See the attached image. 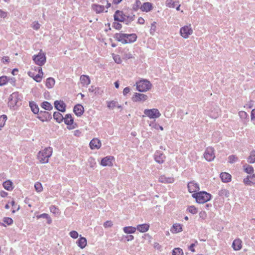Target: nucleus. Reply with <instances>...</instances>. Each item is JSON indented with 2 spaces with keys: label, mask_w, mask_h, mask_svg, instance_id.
I'll return each instance as SVG.
<instances>
[{
  "label": "nucleus",
  "mask_w": 255,
  "mask_h": 255,
  "mask_svg": "<svg viewBox=\"0 0 255 255\" xmlns=\"http://www.w3.org/2000/svg\"><path fill=\"white\" fill-rule=\"evenodd\" d=\"M193 33L192 25L189 24L182 27L180 29V34L184 39H187Z\"/></svg>",
  "instance_id": "20e7f679"
},
{
  "label": "nucleus",
  "mask_w": 255,
  "mask_h": 255,
  "mask_svg": "<svg viewBox=\"0 0 255 255\" xmlns=\"http://www.w3.org/2000/svg\"><path fill=\"white\" fill-rule=\"evenodd\" d=\"M114 24L116 29L119 30L122 28V25L120 23L115 22Z\"/></svg>",
  "instance_id": "0e129e2a"
},
{
  "label": "nucleus",
  "mask_w": 255,
  "mask_h": 255,
  "mask_svg": "<svg viewBox=\"0 0 255 255\" xmlns=\"http://www.w3.org/2000/svg\"><path fill=\"white\" fill-rule=\"evenodd\" d=\"M63 120L64 123L68 126V128L69 129H74L76 128V124H74L73 119L70 114H67Z\"/></svg>",
  "instance_id": "9d476101"
},
{
  "label": "nucleus",
  "mask_w": 255,
  "mask_h": 255,
  "mask_svg": "<svg viewBox=\"0 0 255 255\" xmlns=\"http://www.w3.org/2000/svg\"><path fill=\"white\" fill-rule=\"evenodd\" d=\"M135 5L136 6V9H137L138 8H140L141 5V2L139 0H135Z\"/></svg>",
  "instance_id": "69168bd1"
},
{
  "label": "nucleus",
  "mask_w": 255,
  "mask_h": 255,
  "mask_svg": "<svg viewBox=\"0 0 255 255\" xmlns=\"http://www.w3.org/2000/svg\"><path fill=\"white\" fill-rule=\"evenodd\" d=\"M52 148L50 147H46L44 149L39 151L37 154V158L41 163L48 162L49 158L52 154Z\"/></svg>",
  "instance_id": "f257e3e1"
},
{
  "label": "nucleus",
  "mask_w": 255,
  "mask_h": 255,
  "mask_svg": "<svg viewBox=\"0 0 255 255\" xmlns=\"http://www.w3.org/2000/svg\"><path fill=\"white\" fill-rule=\"evenodd\" d=\"M187 210L189 212L191 213L192 214H195L198 212L197 209L193 206H191L189 207L187 209Z\"/></svg>",
  "instance_id": "8fccbe9b"
},
{
  "label": "nucleus",
  "mask_w": 255,
  "mask_h": 255,
  "mask_svg": "<svg viewBox=\"0 0 255 255\" xmlns=\"http://www.w3.org/2000/svg\"><path fill=\"white\" fill-rule=\"evenodd\" d=\"M69 235L70 237L73 239H77L79 236L78 233L75 231L70 232Z\"/></svg>",
  "instance_id": "864d4df0"
},
{
  "label": "nucleus",
  "mask_w": 255,
  "mask_h": 255,
  "mask_svg": "<svg viewBox=\"0 0 255 255\" xmlns=\"http://www.w3.org/2000/svg\"><path fill=\"white\" fill-rule=\"evenodd\" d=\"M7 16V12L0 9V17L4 18Z\"/></svg>",
  "instance_id": "680f3d73"
},
{
  "label": "nucleus",
  "mask_w": 255,
  "mask_h": 255,
  "mask_svg": "<svg viewBox=\"0 0 255 255\" xmlns=\"http://www.w3.org/2000/svg\"><path fill=\"white\" fill-rule=\"evenodd\" d=\"M251 118L252 121L255 120V109L252 111Z\"/></svg>",
  "instance_id": "e2e57ef3"
},
{
  "label": "nucleus",
  "mask_w": 255,
  "mask_h": 255,
  "mask_svg": "<svg viewBox=\"0 0 255 255\" xmlns=\"http://www.w3.org/2000/svg\"><path fill=\"white\" fill-rule=\"evenodd\" d=\"M7 120V117L6 115H3L0 117V128H2Z\"/></svg>",
  "instance_id": "79ce46f5"
},
{
  "label": "nucleus",
  "mask_w": 255,
  "mask_h": 255,
  "mask_svg": "<svg viewBox=\"0 0 255 255\" xmlns=\"http://www.w3.org/2000/svg\"><path fill=\"white\" fill-rule=\"evenodd\" d=\"M80 80L81 84L84 86L86 87H87L90 84L91 82L90 77L88 76L85 75H83L81 76Z\"/></svg>",
  "instance_id": "5701e85b"
},
{
  "label": "nucleus",
  "mask_w": 255,
  "mask_h": 255,
  "mask_svg": "<svg viewBox=\"0 0 255 255\" xmlns=\"http://www.w3.org/2000/svg\"><path fill=\"white\" fill-rule=\"evenodd\" d=\"M124 232L126 234H133L136 231V228L133 227H126L123 229Z\"/></svg>",
  "instance_id": "f704fd0d"
},
{
  "label": "nucleus",
  "mask_w": 255,
  "mask_h": 255,
  "mask_svg": "<svg viewBox=\"0 0 255 255\" xmlns=\"http://www.w3.org/2000/svg\"><path fill=\"white\" fill-rule=\"evenodd\" d=\"M102 143L100 139L97 138H93L90 142L89 145L92 149H99Z\"/></svg>",
  "instance_id": "4468645a"
},
{
  "label": "nucleus",
  "mask_w": 255,
  "mask_h": 255,
  "mask_svg": "<svg viewBox=\"0 0 255 255\" xmlns=\"http://www.w3.org/2000/svg\"><path fill=\"white\" fill-rule=\"evenodd\" d=\"M3 221L4 223L7 225H10L13 223V220L11 218L8 217H5L3 219Z\"/></svg>",
  "instance_id": "603ef678"
},
{
  "label": "nucleus",
  "mask_w": 255,
  "mask_h": 255,
  "mask_svg": "<svg viewBox=\"0 0 255 255\" xmlns=\"http://www.w3.org/2000/svg\"><path fill=\"white\" fill-rule=\"evenodd\" d=\"M12 182L10 180H7L3 182V187L8 191H11L13 189Z\"/></svg>",
  "instance_id": "2f4dec72"
},
{
  "label": "nucleus",
  "mask_w": 255,
  "mask_h": 255,
  "mask_svg": "<svg viewBox=\"0 0 255 255\" xmlns=\"http://www.w3.org/2000/svg\"><path fill=\"white\" fill-rule=\"evenodd\" d=\"M242 241L239 239L235 240L232 244V247L235 251H239L242 249Z\"/></svg>",
  "instance_id": "412c9836"
},
{
  "label": "nucleus",
  "mask_w": 255,
  "mask_h": 255,
  "mask_svg": "<svg viewBox=\"0 0 255 255\" xmlns=\"http://www.w3.org/2000/svg\"><path fill=\"white\" fill-rule=\"evenodd\" d=\"M148 98L147 95L143 94L135 93L132 98V101L134 102L145 101Z\"/></svg>",
  "instance_id": "ddd939ff"
},
{
  "label": "nucleus",
  "mask_w": 255,
  "mask_h": 255,
  "mask_svg": "<svg viewBox=\"0 0 255 255\" xmlns=\"http://www.w3.org/2000/svg\"><path fill=\"white\" fill-rule=\"evenodd\" d=\"M74 112L77 116H81L84 112L83 107L80 104L76 105L73 109Z\"/></svg>",
  "instance_id": "4be33fe9"
},
{
  "label": "nucleus",
  "mask_w": 255,
  "mask_h": 255,
  "mask_svg": "<svg viewBox=\"0 0 255 255\" xmlns=\"http://www.w3.org/2000/svg\"><path fill=\"white\" fill-rule=\"evenodd\" d=\"M175 181L174 177L168 176L165 175H162L159 177L158 181L163 184H171Z\"/></svg>",
  "instance_id": "9b49d317"
},
{
  "label": "nucleus",
  "mask_w": 255,
  "mask_h": 255,
  "mask_svg": "<svg viewBox=\"0 0 255 255\" xmlns=\"http://www.w3.org/2000/svg\"><path fill=\"white\" fill-rule=\"evenodd\" d=\"M114 157L112 156H108L103 158L101 162V164L103 166H112L113 165V161Z\"/></svg>",
  "instance_id": "f8f14e48"
},
{
  "label": "nucleus",
  "mask_w": 255,
  "mask_h": 255,
  "mask_svg": "<svg viewBox=\"0 0 255 255\" xmlns=\"http://www.w3.org/2000/svg\"><path fill=\"white\" fill-rule=\"evenodd\" d=\"M136 89L140 92H145L151 89V83L147 80L142 79L136 83Z\"/></svg>",
  "instance_id": "7ed1b4c3"
},
{
  "label": "nucleus",
  "mask_w": 255,
  "mask_h": 255,
  "mask_svg": "<svg viewBox=\"0 0 255 255\" xmlns=\"http://www.w3.org/2000/svg\"><path fill=\"white\" fill-rule=\"evenodd\" d=\"M37 69L38 71V74L35 75L33 72L29 71L28 73V74L30 77H32L37 82H40L42 79L43 73L41 67H38Z\"/></svg>",
  "instance_id": "1a4fd4ad"
},
{
  "label": "nucleus",
  "mask_w": 255,
  "mask_h": 255,
  "mask_svg": "<svg viewBox=\"0 0 255 255\" xmlns=\"http://www.w3.org/2000/svg\"><path fill=\"white\" fill-rule=\"evenodd\" d=\"M165 4L170 8H174L175 6V2L173 0H166Z\"/></svg>",
  "instance_id": "c03bdc74"
},
{
  "label": "nucleus",
  "mask_w": 255,
  "mask_h": 255,
  "mask_svg": "<svg viewBox=\"0 0 255 255\" xmlns=\"http://www.w3.org/2000/svg\"><path fill=\"white\" fill-rule=\"evenodd\" d=\"M54 106L55 108L59 111L64 112L65 111V104L62 101H56L54 102Z\"/></svg>",
  "instance_id": "a211bd4d"
},
{
  "label": "nucleus",
  "mask_w": 255,
  "mask_h": 255,
  "mask_svg": "<svg viewBox=\"0 0 255 255\" xmlns=\"http://www.w3.org/2000/svg\"><path fill=\"white\" fill-rule=\"evenodd\" d=\"M154 248L158 250H160L161 247L158 243H154Z\"/></svg>",
  "instance_id": "774afa93"
},
{
  "label": "nucleus",
  "mask_w": 255,
  "mask_h": 255,
  "mask_svg": "<svg viewBox=\"0 0 255 255\" xmlns=\"http://www.w3.org/2000/svg\"><path fill=\"white\" fill-rule=\"evenodd\" d=\"M41 107L46 110H50L52 109V106L48 102L45 101L41 104Z\"/></svg>",
  "instance_id": "4c0bfd02"
},
{
  "label": "nucleus",
  "mask_w": 255,
  "mask_h": 255,
  "mask_svg": "<svg viewBox=\"0 0 255 255\" xmlns=\"http://www.w3.org/2000/svg\"><path fill=\"white\" fill-rule=\"evenodd\" d=\"M48 216H49L48 214H46V213H43V214H42L37 216L36 217L37 219L43 218H45L47 219V218H48Z\"/></svg>",
  "instance_id": "052dcab7"
},
{
  "label": "nucleus",
  "mask_w": 255,
  "mask_h": 255,
  "mask_svg": "<svg viewBox=\"0 0 255 255\" xmlns=\"http://www.w3.org/2000/svg\"><path fill=\"white\" fill-rule=\"evenodd\" d=\"M108 107L109 109H113L115 107H117L119 109H120L122 110V106L121 105H119L117 102L115 101H112L110 102H108Z\"/></svg>",
  "instance_id": "c85d7f7f"
},
{
  "label": "nucleus",
  "mask_w": 255,
  "mask_h": 255,
  "mask_svg": "<svg viewBox=\"0 0 255 255\" xmlns=\"http://www.w3.org/2000/svg\"><path fill=\"white\" fill-rule=\"evenodd\" d=\"M130 91V89L128 87H126L123 90V94L126 95Z\"/></svg>",
  "instance_id": "338daca9"
},
{
  "label": "nucleus",
  "mask_w": 255,
  "mask_h": 255,
  "mask_svg": "<svg viewBox=\"0 0 255 255\" xmlns=\"http://www.w3.org/2000/svg\"><path fill=\"white\" fill-rule=\"evenodd\" d=\"M125 15L123 14V11L117 10L114 14V19L118 21H124L125 20Z\"/></svg>",
  "instance_id": "6ab92c4d"
},
{
  "label": "nucleus",
  "mask_w": 255,
  "mask_h": 255,
  "mask_svg": "<svg viewBox=\"0 0 255 255\" xmlns=\"http://www.w3.org/2000/svg\"><path fill=\"white\" fill-rule=\"evenodd\" d=\"M29 106L31 108L32 111L33 112V113H34V114L38 113V112H39V108L36 104H35L33 103L30 102Z\"/></svg>",
  "instance_id": "a19ab883"
},
{
  "label": "nucleus",
  "mask_w": 255,
  "mask_h": 255,
  "mask_svg": "<svg viewBox=\"0 0 255 255\" xmlns=\"http://www.w3.org/2000/svg\"><path fill=\"white\" fill-rule=\"evenodd\" d=\"M92 8L97 13L102 12L105 9L104 6L96 4H93Z\"/></svg>",
  "instance_id": "cd10ccee"
},
{
  "label": "nucleus",
  "mask_w": 255,
  "mask_h": 255,
  "mask_svg": "<svg viewBox=\"0 0 255 255\" xmlns=\"http://www.w3.org/2000/svg\"><path fill=\"white\" fill-rule=\"evenodd\" d=\"M170 231L173 234H176L182 232V225L178 223L174 224L170 229Z\"/></svg>",
  "instance_id": "b1692460"
},
{
  "label": "nucleus",
  "mask_w": 255,
  "mask_h": 255,
  "mask_svg": "<svg viewBox=\"0 0 255 255\" xmlns=\"http://www.w3.org/2000/svg\"><path fill=\"white\" fill-rule=\"evenodd\" d=\"M34 188L36 191L38 193H40L43 190V186L41 183L37 182L34 184Z\"/></svg>",
  "instance_id": "58836bf2"
},
{
  "label": "nucleus",
  "mask_w": 255,
  "mask_h": 255,
  "mask_svg": "<svg viewBox=\"0 0 255 255\" xmlns=\"http://www.w3.org/2000/svg\"><path fill=\"white\" fill-rule=\"evenodd\" d=\"M8 78L6 76H1L0 77V86H2L7 83Z\"/></svg>",
  "instance_id": "a18cd8bd"
},
{
  "label": "nucleus",
  "mask_w": 255,
  "mask_h": 255,
  "mask_svg": "<svg viewBox=\"0 0 255 255\" xmlns=\"http://www.w3.org/2000/svg\"><path fill=\"white\" fill-rule=\"evenodd\" d=\"M187 186L190 193L195 192L199 190V185L194 181L189 182Z\"/></svg>",
  "instance_id": "f3484780"
},
{
  "label": "nucleus",
  "mask_w": 255,
  "mask_h": 255,
  "mask_svg": "<svg viewBox=\"0 0 255 255\" xmlns=\"http://www.w3.org/2000/svg\"><path fill=\"white\" fill-rule=\"evenodd\" d=\"M126 41H127V43L134 42L137 38L136 35L135 34H126Z\"/></svg>",
  "instance_id": "473e14b6"
},
{
  "label": "nucleus",
  "mask_w": 255,
  "mask_h": 255,
  "mask_svg": "<svg viewBox=\"0 0 255 255\" xmlns=\"http://www.w3.org/2000/svg\"><path fill=\"white\" fill-rule=\"evenodd\" d=\"M229 162L233 163L238 160V157L235 155H232L228 157Z\"/></svg>",
  "instance_id": "3c124183"
},
{
  "label": "nucleus",
  "mask_w": 255,
  "mask_h": 255,
  "mask_svg": "<svg viewBox=\"0 0 255 255\" xmlns=\"http://www.w3.org/2000/svg\"><path fill=\"white\" fill-rule=\"evenodd\" d=\"M149 126H152V128H154L155 129L159 128L161 130H163V128L162 126H159L156 124H154L153 123H151Z\"/></svg>",
  "instance_id": "5fc2aeb1"
},
{
  "label": "nucleus",
  "mask_w": 255,
  "mask_h": 255,
  "mask_svg": "<svg viewBox=\"0 0 255 255\" xmlns=\"http://www.w3.org/2000/svg\"><path fill=\"white\" fill-rule=\"evenodd\" d=\"M46 86L48 88H52L55 84V80L52 78H48L46 81Z\"/></svg>",
  "instance_id": "c9c22d12"
},
{
  "label": "nucleus",
  "mask_w": 255,
  "mask_h": 255,
  "mask_svg": "<svg viewBox=\"0 0 255 255\" xmlns=\"http://www.w3.org/2000/svg\"><path fill=\"white\" fill-rule=\"evenodd\" d=\"M218 195L221 197H229L230 196L229 191L226 189H222L219 191Z\"/></svg>",
  "instance_id": "e433bc0d"
},
{
  "label": "nucleus",
  "mask_w": 255,
  "mask_h": 255,
  "mask_svg": "<svg viewBox=\"0 0 255 255\" xmlns=\"http://www.w3.org/2000/svg\"><path fill=\"white\" fill-rule=\"evenodd\" d=\"M239 116L242 120H246L248 119V115L245 111H240L239 112Z\"/></svg>",
  "instance_id": "de8ad7c7"
},
{
  "label": "nucleus",
  "mask_w": 255,
  "mask_h": 255,
  "mask_svg": "<svg viewBox=\"0 0 255 255\" xmlns=\"http://www.w3.org/2000/svg\"><path fill=\"white\" fill-rule=\"evenodd\" d=\"M78 246L82 249H84L87 245V240L84 237H80L77 242Z\"/></svg>",
  "instance_id": "c756f323"
},
{
  "label": "nucleus",
  "mask_w": 255,
  "mask_h": 255,
  "mask_svg": "<svg viewBox=\"0 0 255 255\" xmlns=\"http://www.w3.org/2000/svg\"><path fill=\"white\" fill-rule=\"evenodd\" d=\"M20 100L19 97V94L18 92H14L11 94L9 98L8 102V105L10 108L15 109L17 106L18 101Z\"/></svg>",
  "instance_id": "423d86ee"
},
{
  "label": "nucleus",
  "mask_w": 255,
  "mask_h": 255,
  "mask_svg": "<svg viewBox=\"0 0 255 255\" xmlns=\"http://www.w3.org/2000/svg\"><path fill=\"white\" fill-rule=\"evenodd\" d=\"M126 34L124 33H117L115 35V38L119 41L121 42L123 44H127V41H126Z\"/></svg>",
  "instance_id": "393cba45"
},
{
  "label": "nucleus",
  "mask_w": 255,
  "mask_h": 255,
  "mask_svg": "<svg viewBox=\"0 0 255 255\" xmlns=\"http://www.w3.org/2000/svg\"><path fill=\"white\" fill-rule=\"evenodd\" d=\"M153 8L151 3L146 2L143 3L140 7V9L142 11L148 12L150 11Z\"/></svg>",
  "instance_id": "aec40b11"
},
{
  "label": "nucleus",
  "mask_w": 255,
  "mask_h": 255,
  "mask_svg": "<svg viewBox=\"0 0 255 255\" xmlns=\"http://www.w3.org/2000/svg\"><path fill=\"white\" fill-rule=\"evenodd\" d=\"M204 156L207 161H212L215 157L214 148L212 147H208L204 152Z\"/></svg>",
  "instance_id": "6e6552de"
},
{
  "label": "nucleus",
  "mask_w": 255,
  "mask_h": 255,
  "mask_svg": "<svg viewBox=\"0 0 255 255\" xmlns=\"http://www.w3.org/2000/svg\"><path fill=\"white\" fill-rule=\"evenodd\" d=\"M154 159L157 162L162 163L165 159V156L162 152L157 151L154 155Z\"/></svg>",
  "instance_id": "dca6fc26"
},
{
  "label": "nucleus",
  "mask_w": 255,
  "mask_h": 255,
  "mask_svg": "<svg viewBox=\"0 0 255 255\" xmlns=\"http://www.w3.org/2000/svg\"><path fill=\"white\" fill-rule=\"evenodd\" d=\"M155 24H156V22H153L151 24V27H150V33L152 35H153L154 34V33L156 31V27Z\"/></svg>",
  "instance_id": "09e8293b"
},
{
  "label": "nucleus",
  "mask_w": 255,
  "mask_h": 255,
  "mask_svg": "<svg viewBox=\"0 0 255 255\" xmlns=\"http://www.w3.org/2000/svg\"><path fill=\"white\" fill-rule=\"evenodd\" d=\"M113 226V223L111 221H107L104 224V226L105 228H110Z\"/></svg>",
  "instance_id": "bf43d9fd"
},
{
  "label": "nucleus",
  "mask_w": 255,
  "mask_h": 255,
  "mask_svg": "<svg viewBox=\"0 0 255 255\" xmlns=\"http://www.w3.org/2000/svg\"><path fill=\"white\" fill-rule=\"evenodd\" d=\"M220 177L222 181L225 183L229 182L231 180V175L227 172L221 173L220 174Z\"/></svg>",
  "instance_id": "bb28decb"
},
{
  "label": "nucleus",
  "mask_w": 255,
  "mask_h": 255,
  "mask_svg": "<svg viewBox=\"0 0 255 255\" xmlns=\"http://www.w3.org/2000/svg\"><path fill=\"white\" fill-rule=\"evenodd\" d=\"M40 24L38 22H36V21H34V22H33L32 23V28L37 30L38 29H39L40 28Z\"/></svg>",
  "instance_id": "13d9d810"
},
{
  "label": "nucleus",
  "mask_w": 255,
  "mask_h": 255,
  "mask_svg": "<svg viewBox=\"0 0 255 255\" xmlns=\"http://www.w3.org/2000/svg\"><path fill=\"white\" fill-rule=\"evenodd\" d=\"M33 60L36 64L40 66H42L46 62L45 54L42 52V50H40V52L37 55H34L33 57Z\"/></svg>",
  "instance_id": "0eeeda50"
},
{
  "label": "nucleus",
  "mask_w": 255,
  "mask_h": 255,
  "mask_svg": "<svg viewBox=\"0 0 255 255\" xmlns=\"http://www.w3.org/2000/svg\"><path fill=\"white\" fill-rule=\"evenodd\" d=\"M244 183L247 185L251 186L255 184V174L248 175L246 178L244 179Z\"/></svg>",
  "instance_id": "2eb2a0df"
},
{
  "label": "nucleus",
  "mask_w": 255,
  "mask_h": 255,
  "mask_svg": "<svg viewBox=\"0 0 255 255\" xmlns=\"http://www.w3.org/2000/svg\"><path fill=\"white\" fill-rule=\"evenodd\" d=\"M247 161L250 163H255V150L251 151L250 156L247 158Z\"/></svg>",
  "instance_id": "72a5a7b5"
},
{
  "label": "nucleus",
  "mask_w": 255,
  "mask_h": 255,
  "mask_svg": "<svg viewBox=\"0 0 255 255\" xmlns=\"http://www.w3.org/2000/svg\"><path fill=\"white\" fill-rule=\"evenodd\" d=\"M53 118L55 121L59 123H61L64 119V117L59 112H55L54 113Z\"/></svg>",
  "instance_id": "7c9ffc66"
},
{
  "label": "nucleus",
  "mask_w": 255,
  "mask_h": 255,
  "mask_svg": "<svg viewBox=\"0 0 255 255\" xmlns=\"http://www.w3.org/2000/svg\"><path fill=\"white\" fill-rule=\"evenodd\" d=\"M133 58V55L130 53H125L124 54L123 58L125 59H129Z\"/></svg>",
  "instance_id": "6e6d98bb"
},
{
  "label": "nucleus",
  "mask_w": 255,
  "mask_h": 255,
  "mask_svg": "<svg viewBox=\"0 0 255 255\" xmlns=\"http://www.w3.org/2000/svg\"><path fill=\"white\" fill-rule=\"evenodd\" d=\"M112 56L113 59L116 63L121 64L122 63V60L119 55L113 54Z\"/></svg>",
  "instance_id": "49530a36"
},
{
  "label": "nucleus",
  "mask_w": 255,
  "mask_h": 255,
  "mask_svg": "<svg viewBox=\"0 0 255 255\" xmlns=\"http://www.w3.org/2000/svg\"><path fill=\"white\" fill-rule=\"evenodd\" d=\"M183 254L182 250L179 248H175L172 251V255H182Z\"/></svg>",
  "instance_id": "37998d69"
},
{
  "label": "nucleus",
  "mask_w": 255,
  "mask_h": 255,
  "mask_svg": "<svg viewBox=\"0 0 255 255\" xmlns=\"http://www.w3.org/2000/svg\"><path fill=\"white\" fill-rule=\"evenodd\" d=\"M149 225L148 224H143L137 225L136 230L141 233H144L147 232L149 230Z\"/></svg>",
  "instance_id": "a878e982"
},
{
  "label": "nucleus",
  "mask_w": 255,
  "mask_h": 255,
  "mask_svg": "<svg viewBox=\"0 0 255 255\" xmlns=\"http://www.w3.org/2000/svg\"><path fill=\"white\" fill-rule=\"evenodd\" d=\"M50 212L53 214H57L58 213V209L55 206H51L50 207Z\"/></svg>",
  "instance_id": "4d7b16f0"
},
{
  "label": "nucleus",
  "mask_w": 255,
  "mask_h": 255,
  "mask_svg": "<svg viewBox=\"0 0 255 255\" xmlns=\"http://www.w3.org/2000/svg\"><path fill=\"white\" fill-rule=\"evenodd\" d=\"M245 171L248 174H252L254 171V168L250 165H246L244 166Z\"/></svg>",
  "instance_id": "ea45409f"
},
{
  "label": "nucleus",
  "mask_w": 255,
  "mask_h": 255,
  "mask_svg": "<svg viewBox=\"0 0 255 255\" xmlns=\"http://www.w3.org/2000/svg\"><path fill=\"white\" fill-rule=\"evenodd\" d=\"M143 113L146 116L151 119H157L161 116V113L157 109H145Z\"/></svg>",
  "instance_id": "39448f33"
},
{
  "label": "nucleus",
  "mask_w": 255,
  "mask_h": 255,
  "mask_svg": "<svg viewBox=\"0 0 255 255\" xmlns=\"http://www.w3.org/2000/svg\"><path fill=\"white\" fill-rule=\"evenodd\" d=\"M192 197L196 199L197 203L203 204L211 199V195L206 192H199L193 194Z\"/></svg>",
  "instance_id": "f03ea898"
}]
</instances>
